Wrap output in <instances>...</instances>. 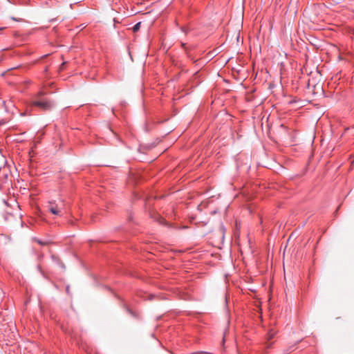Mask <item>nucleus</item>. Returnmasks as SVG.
<instances>
[{"mask_svg": "<svg viewBox=\"0 0 354 354\" xmlns=\"http://www.w3.org/2000/svg\"><path fill=\"white\" fill-rule=\"evenodd\" d=\"M276 333H277L276 330H274V329H270L268 333V338L269 339H272L274 337V335H276Z\"/></svg>", "mask_w": 354, "mask_h": 354, "instance_id": "3", "label": "nucleus"}, {"mask_svg": "<svg viewBox=\"0 0 354 354\" xmlns=\"http://www.w3.org/2000/svg\"><path fill=\"white\" fill-rule=\"evenodd\" d=\"M129 312L131 315H133V312H132V311H131L130 310H129Z\"/></svg>", "mask_w": 354, "mask_h": 354, "instance_id": "10", "label": "nucleus"}, {"mask_svg": "<svg viewBox=\"0 0 354 354\" xmlns=\"http://www.w3.org/2000/svg\"><path fill=\"white\" fill-rule=\"evenodd\" d=\"M59 265H60V266H61L62 268H65V266H64V264L63 263H62V262H61V263H59Z\"/></svg>", "mask_w": 354, "mask_h": 354, "instance_id": "8", "label": "nucleus"}, {"mask_svg": "<svg viewBox=\"0 0 354 354\" xmlns=\"http://www.w3.org/2000/svg\"><path fill=\"white\" fill-rule=\"evenodd\" d=\"M45 93L39 91L32 102L34 106L39 108L42 111H50L55 106V102L48 97L44 96Z\"/></svg>", "mask_w": 354, "mask_h": 354, "instance_id": "1", "label": "nucleus"}, {"mask_svg": "<svg viewBox=\"0 0 354 354\" xmlns=\"http://www.w3.org/2000/svg\"><path fill=\"white\" fill-rule=\"evenodd\" d=\"M52 259L56 261H57V263H59V260L55 257L54 255H52Z\"/></svg>", "mask_w": 354, "mask_h": 354, "instance_id": "7", "label": "nucleus"}, {"mask_svg": "<svg viewBox=\"0 0 354 354\" xmlns=\"http://www.w3.org/2000/svg\"><path fill=\"white\" fill-rule=\"evenodd\" d=\"M35 241H37L39 244L42 245L48 244L47 241H42L41 240L38 239H35Z\"/></svg>", "mask_w": 354, "mask_h": 354, "instance_id": "5", "label": "nucleus"}, {"mask_svg": "<svg viewBox=\"0 0 354 354\" xmlns=\"http://www.w3.org/2000/svg\"><path fill=\"white\" fill-rule=\"evenodd\" d=\"M140 26H141V22H138L136 23L132 28V30L133 32H138L140 28Z\"/></svg>", "mask_w": 354, "mask_h": 354, "instance_id": "4", "label": "nucleus"}, {"mask_svg": "<svg viewBox=\"0 0 354 354\" xmlns=\"http://www.w3.org/2000/svg\"><path fill=\"white\" fill-rule=\"evenodd\" d=\"M48 209L53 214L55 215L60 216V213L62 212V207L55 204L54 202L49 203Z\"/></svg>", "mask_w": 354, "mask_h": 354, "instance_id": "2", "label": "nucleus"}, {"mask_svg": "<svg viewBox=\"0 0 354 354\" xmlns=\"http://www.w3.org/2000/svg\"><path fill=\"white\" fill-rule=\"evenodd\" d=\"M37 270L41 273L43 274V272H42V270H41V267L40 265H38L37 266Z\"/></svg>", "mask_w": 354, "mask_h": 354, "instance_id": "6", "label": "nucleus"}, {"mask_svg": "<svg viewBox=\"0 0 354 354\" xmlns=\"http://www.w3.org/2000/svg\"><path fill=\"white\" fill-rule=\"evenodd\" d=\"M281 128H283V129H286V127L283 124H281Z\"/></svg>", "mask_w": 354, "mask_h": 354, "instance_id": "9", "label": "nucleus"}, {"mask_svg": "<svg viewBox=\"0 0 354 354\" xmlns=\"http://www.w3.org/2000/svg\"><path fill=\"white\" fill-rule=\"evenodd\" d=\"M66 291H67V292H68V291H69V288H68V287H67V288H66Z\"/></svg>", "mask_w": 354, "mask_h": 354, "instance_id": "11", "label": "nucleus"}]
</instances>
